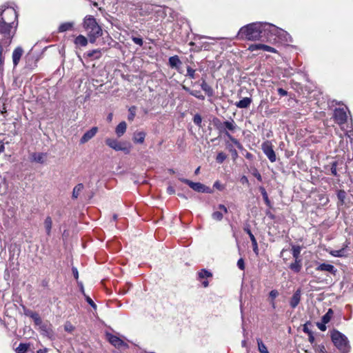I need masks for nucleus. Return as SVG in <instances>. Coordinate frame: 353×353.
<instances>
[{"label":"nucleus","mask_w":353,"mask_h":353,"mask_svg":"<svg viewBox=\"0 0 353 353\" xmlns=\"http://www.w3.org/2000/svg\"><path fill=\"white\" fill-rule=\"evenodd\" d=\"M266 34L283 37L285 41H288L286 37L288 34L285 31L274 25L266 23H252L242 27L238 32V37L241 39L254 41L260 39L263 34Z\"/></svg>","instance_id":"obj_1"},{"label":"nucleus","mask_w":353,"mask_h":353,"mask_svg":"<svg viewBox=\"0 0 353 353\" xmlns=\"http://www.w3.org/2000/svg\"><path fill=\"white\" fill-rule=\"evenodd\" d=\"M83 26L90 43H94L97 38L102 35V29L92 16H86L83 20Z\"/></svg>","instance_id":"obj_2"},{"label":"nucleus","mask_w":353,"mask_h":353,"mask_svg":"<svg viewBox=\"0 0 353 353\" xmlns=\"http://www.w3.org/2000/svg\"><path fill=\"white\" fill-rule=\"evenodd\" d=\"M335 347L343 353H347L350 350L349 341L346 336L338 330H334L330 334Z\"/></svg>","instance_id":"obj_3"},{"label":"nucleus","mask_w":353,"mask_h":353,"mask_svg":"<svg viewBox=\"0 0 353 353\" xmlns=\"http://www.w3.org/2000/svg\"><path fill=\"white\" fill-rule=\"evenodd\" d=\"M15 30V26H10L3 22H0V44L8 47L11 43Z\"/></svg>","instance_id":"obj_4"},{"label":"nucleus","mask_w":353,"mask_h":353,"mask_svg":"<svg viewBox=\"0 0 353 353\" xmlns=\"http://www.w3.org/2000/svg\"><path fill=\"white\" fill-rule=\"evenodd\" d=\"M17 12L12 8H6L0 15V22H3V23L10 26H15V28L17 26Z\"/></svg>","instance_id":"obj_5"},{"label":"nucleus","mask_w":353,"mask_h":353,"mask_svg":"<svg viewBox=\"0 0 353 353\" xmlns=\"http://www.w3.org/2000/svg\"><path fill=\"white\" fill-rule=\"evenodd\" d=\"M105 144L115 151H123L128 154L130 151V144L127 142H121L115 139L107 138Z\"/></svg>","instance_id":"obj_6"},{"label":"nucleus","mask_w":353,"mask_h":353,"mask_svg":"<svg viewBox=\"0 0 353 353\" xmlns=\"http://www.w3.org/2000/svg\"><path fill=\"white\" fill-rule=\"evenodd\" d=\"M179 180L181 182L188 185L190 186V188H191L193 190H194L196 192H206V193L212 192V190L210 187H208L201 183L193 182L190 180L183 179V178H179Z\"/></svg>","instance_id":"obj_7"},{"label":"nucleus","mask_w":353,"mask_h":353,"mask_svg":"<svg viewBox=\"0 0 353 353\" xmlns=\"http://www.w3.org/2000/svg\"><path fill=\"white\" fill-rule=\"evenodd\" d=\"M261 148L263 152L265 153V154L267 156V157L271 162L273 163L276 161V154L273 150L272 145L270 141H267L263 143Z\"/></svg>","instance_id":"obj_8"},{"label":"nucleus","mask_w":353,"mask_h":353,"mask_svg":"<svg viewBox=\"0 0 353 353\" xmlns=\"http://www.w3.org/2000/svg\"><path fill=\"white\" fill-rule=\"evenodd\" d=\"M334 117L337 123H344L347 117L345 110L343 108H336L334 113Z\"/></svg>","instance_id":"obj_9"},{"label":"nucleus","mask_w":353,"mask_h":353,"mask_svg":"<svg viewBox=\"0 0 353 353\" xmlns=\"http://www.w3.org/2000/svg\"><path fill=\"white\" fill-rule=\"evenodd\" d=\"M106 338L108 341L116 347L120 348L122 347H127V344L117 336L111 334H107Z\"/></svg>","instance_id":"obj_10"},{"label":"nucleus","mask_w":353,"mask_h":353,"mask_svg":"<svg viewBox=\"0 0 353 353\" xmlns=\"http://www.w3.org/2000/svg\"><path fill=\"white\" fill-rule=\"evenodd\" d=\"M98 132L97 127H92L90 130L84 133L80 139V143L84 144L92 139Z\"/></svg>","instance_id":"obj_11"},{"label":"nucleus","mask_w":353,"mask_h":353,"mask_svg":"<svg viewBox=\"0 0 353 353\" xmlns=\"http://www.w3.org/2000/svg\"><path fill=\"white\" fill-rule=\"evenodd\" d=\"M248 50L253 52L255 50H262L263 51H267L270 52H274L275 53L276 52V49L274 48L265 45V44H252L249 46Z\"/></svg>","instance_id":"obj_12"},{"label":"nucleus","mask_w":353,"mask_h":353,"mask_svg":"<svg viewBox=\"0 0 353 353\" xmlns=\"http://www.w3.org/2000/svg\"><path fill=\"white\" fill-rule=\"evenodd\" d=\"M39 326L41 332L44 335H46V336L51 339H53L54 338V334L52 328V325L50 323H42Z\"/></svg>","instance_id":"obj_13"},{"label":"nucleus","mask_w":353,"mask_h":353,"mask_svg":"<svg viewBox=\"0 0 353 353\" xmlns=\"http://www.w3.org/2000/svg\"><path fill=\"white\" fill-rule=\"evenodd\" d=\"M23 53V50L21 47L15 48L12 52V61L14 66H17L20 61V59Z\"/></svg>","instance_id":"obj_14"},{"label":"nucleus","mask_w":353,"mask_h":353,"mask_svg":"<svg viewBox=\"0 0 353 353\" xmlns=\"http://www.w3.org/2000/svg\"><path fill=\"white\" fill-rule=\"evenodd\" d=\"M227 208L223 205L219 206V210L215 211L212 214V218L216 221H221L223 219V214L227 213Z\"/></svg>","instance_id":"obj_15"},{"label":"nucleus","mask_w":353,"mask_h":353,"mask_svg":"<svg viewBox=\"0 0 353 353\" xmlns=\"http://www.w3.org/2000/svg\"><path fill=\"white\" fill-rule=\"evenodd\" d=\"M244 230L247 232V234L249 235L250 240L252 241V247H253V251L254 253L258 255L259 254V248H258V244L256 239H255L254 236L250 231L248 227H245Z\"/></svg>","instance_id":"obj_16"},{"label":"nucleus","mask_w":353,"mask_h":353,"mask_svg":"<svg viewBox=\"0 0 353 353\" xmlns=\"http://www.w3.org/2000/svg\"><path fill=\"white\" fill-rule=\"evenodd\" d=\"M252 101V100L251 98L245 97L239 101L236 102L235 105L239 108H247L250 105Z\"/></svg>","instance_id":"obj_17"},{"label":"nucleus","mask_w":353,"mask_h":353,"mask_svg":"<svg viewBox=\"0 0 353 353\" xmlns=\"http://www.w3.org/2000/svg\"><path fill=\"white\" fill-rule=\"evenodd\" d=\"M88 39L83 35H79L74 39V44L77 47H85L88 45Z\"/></svg>","instance_id":"obj_18"},{"label":"nucleus","mask_w":353,"mask_h":353,"mask_svg":"<svg viewBox=\"0 0 353 353\" xmlns=\"http://www.w3.org/2000/svg\"><path fill=\"white\" fill-rule=\"evenodd\" d=\"M46 155L43 153H32L30 156V159L32 161L43 163L45 161Z\"/></svg>","instance_id":"obj_19"},{"label":"nucleus","mask_w":353,"mask_h":353,"mask_svg":"<svg viewBox=\"0 0 353 353\" xmlns=\"http://www.w3.org/2000/svg\"><path fill=\"white\" fill-rule=\"evenodd\" d=\"M301 299V292L297 290L292 296L290 300V305L292 307H296L300 302Z\"/></svg>","instance_id":"obj_20"},{"label":"nucleus","mask_w":353,"mask_h":353,"mask_svg":"<svg viewBox=\"0 0 353 353\" xmlns=\"http://www.w3.org/2000/svg\"><path fill=\"white\" fill-rule=\"evenodd\" d=\"M127 128V124L125 121H122L119 123L115 129L117 135L120 137L125 132Z\"/></svg>","instance_id":"obj_21"},{"label":"nucleus","mask_w":353,"mask_h":353,"mask_svg":"<svg viewBox=\"0 0 353 353\" xmlns=\"http://www.w3.org/2000/svg\"><path fill=\"white\" fill-rule=\"evenodd\" d=\"M169 64L171 68L178 70L179 65L181 64V61L179 57L175 55L169 58Z\"/></svg>","instance_id":"obj_22"},{"label":"nucleus","mask_w":353,"mask_h":353,"mask_svg":"<svg viewBox=\"0 0 353 353\" xmlns=\"http://www.w3.org/2000/svg\"><path fill=\"white\" fill-rule=\"evenodd\" d=\"M145 137L144 132H136L133 136V141L134 143H143Z\"/></svg>","instance_id":"obj_23"},{"label":"nucleus","mask_w":353,"mask_h":353,"mask_svg":"<svg viewBox=\"0 0 353 353\" xmlns=\"http://www.w3.org/2000/svg\"><path fill=\"white\" fill-rule=\"evenodd\" d=\"M85 56L92 58L94 59H98L102 56V51L100 49L93 50L88 52L85 54Z\"/></svg>","instance_id":"obj_24"},{"label":"nucleus","mask_w":353,"mask_h":353,"mask_svg":"<svg viewBox=\"0 0 353 353\" xmlns=\"http://www.w3.org/2000/svg\"><path fill=\"white\" fill-rule=\"evenodd\" d=\"M316 270L325 271L331 273L335 272L334 267L332 265L327 263L321 264L319 266L316 268Z\"/></svg>","instance_id":"obj_25"},{"label":"nucleus","mask_w":353,"mask_h":353,"mask_svg":"<svg viewBox=\"0 0 353 353\" xmlns=\"http://www.w3.org/2000/svg\"><path fill=\"white\" fill-rule=\"evenodd\" d=\"M84 189V186L82 183L77 184L73 189L72 191V197L74 199H77L81 196V192Z\"/></svg>","instance_id":"obj_26"},{"label":"nucleus","mask_w":353,"mask_h":353,"mask_svg":"<svg viewBox=\"0 0 353 353\" xmlns=\"http://www.w3.org/2000/svg\"><path fill=\"white\" fill-rule=\"evenodd\" d=\"M301 267V259H294V263H291L289 266V268L295 272H300Z\"/></svg>","instance_id":"obj_27"},{"label":"nucleus","mask_w":353,"mask_h":353,"mask_svg":"<svg viewBox=\"0 0 353 353\" xmlns=\"http://www.w3.org/2000/svg\"><path fill=\"white\" fill-rule=\"evenodd\" d=\"M26 314L32 319L36 325H40L42 323V321L37 313L28 311Z\"/></svg>","instance_id":"obj_28"},{"label":"nucleus","mask_w":353,"mask_h":353,"mask_svg":"<svg viewBox=\"0 0 353 353\" xmlns=\"http://www.w3.org/2000/svg\"><path fill=\"white\" fill-rule=\"evenodd\" d=\"M74 23L73 22H65L61 24L59 27V32H63L68 30H71L73 28Z\"/></svg>","instance_id":"obj_29"},{"label":"nucleus","mask_w":353,"mask_h":353,"mask_svg":"<svg viewBox=\"0 0 353 353\" xmlns=\"http://www.w3.org/2000/svg\"><path fill=\"white\" fill-rule=\"evenodd\" d=\"M256 341L258 344V350L260 353H269L267 347L261 339H256Z\"/></svg>","instance_id":"obj_30"},{"label":"nucleus","mask_w":353,"mask_h":353,"mask_svg":"<svg viewBox=\"0 0 353 353\" xmlns=\"http://www.w3.org/2000/svg\"><path fill=\"white\" fill-rule=\"evenodd\" d=\"M292 255L294 259H301L300 258V253L301 248L299 245H293L292 248Z\"/></svg>","instance_id":"obj_31"},{"label":"nucleus","mask_w":353,"mask_h":353,"mask_svg":"<svg viewBox=\"0 0 353 353\" xmlns=\"http://www.w3.org/2000/svg\"><path fill=\"white\" fill-rule=\"evenodd\" d=\"M202 90L209 96H212L213 94V90L210 85H209L206 82L203 81L201 85Z\"/></svg>","instance_id":"obj_32"},{"label":"nucleus","mask_w":353,"mask_h":353,"mask_svg":"<svg viewBox=\"0 0 353 353\" xmlns=\"http://www.w3.org/2000/svg\"><path fill=\"white\" fill-rule=\"evenodd\" d=\"M52 225V219L50 216H48L44 221V227L46 228L48 235L50 234Z\"/></svg>","instance_id":"obj_33"},{"label":"nucleus","mask_w":353,"mask_h":353,"mask_svg":"<svg viewBox=\"0 0 353 353\" xmlns=\"http://www.w3.org/2000/svg\"><path fill=\"white\" fill-rule=\"evenodd\" d=\"M333 310L332 309H329L327 313L323 316L322 321L324 323H329L333 316Z\"/></svg>","instance_id":"obj_34"},{"label":"nucleus","mask_w":353,"mask_h":353,"mask_svg":"<svg viewBox=\"0 0 353 353\" xmlns=\"http://www.w3.org/2000/svg\"><path fill=\"white\" fill-rule=\"evenodd\" d=\"M28 350V345L24 343H21L16 349L17 353H26Z\"/></svg>","instance_id":"obj_35"},{"label":"nucleus","mask_w":353,"mask_h":353,"mask_svg":"<svg viewBox=\"0 0 353 353\" xmlns=\"http://www.w3.org/2000/svg\"><path fill=\"white\" fill-rule=\"evenodd\" d=\"M223 125L229 130L233 131L236 128V125L233 121H225Z\"/></svg>","instance_id":"obj_36"},{"label":"nucleus","mask_w":353,"mask_h":353,"mask_svg":"<svg viewBox=\"0 0 353 353\" xmlns=\"http://www.w3.org/2000/svg\"><path fill=\"white\" fill-rule=\"evenodd\" d=\"M199 276L200 279L208 278L212 276V273L205 270H202L199 272Z\"/></svg>","instance_id":"obj_37"},{"label":"nucleus","mask_w":353,"mask_h":353,"mask_svg":"<svg viewBox=\"0 0 353 353\" xmlns=\"http://www.w3.org/2000/svg\"><path fill=\"white\" fill-rule=\"evenodd\" d=\"M64 330L68 333H72V332L74 330V327L71 323L68 321L64 325Z\"/></svg>","instance_id":"obj_38"},{"label":"nucleus","mask_w":353,"mask_h":353,"mask_svg":"<svg viewBox=\"0 0 353 353\" xmlns=\"http://www.w3.org/2000/svg\"><path fill=\"white\" fill-rule=\"evenodd\" d=\"M226 159V155L225 153L221 152H219L217 156H216V161L219 163H222Z\"/></svg>","instance_id":"obj_39"},{"label":"nucleus","mask_w":353,"mask_h":353,"mask_svg":"<svg viewBox=\"0 0 353 353\" xmlns=\"http://www.w3.org/2000/svg\"><path fill=\"white\" fill-rule=\"evenodd\" d=\"M190 94L191 95L196 97L197 99H201V100L204 99V96L203 94H201V92L199 91V90H192V91H190Z\"/></svg>","instance_id":"obj_40"},{"label":"nucleus","mask_w":353,"mask_h":353,"mask_svg":"<svg viewBox=\"0 0 353 353\" xmlns=\"http://www.w3.org/2000/svg\"><path fill=\"white\" fill-rule=\"evenodd\" d=\"M279 295V292L276 290H272L270 291V294H269V296L272 299V306L274 307V303L273 301V300L277 297Z\"/></svg>","instance_id":"obj_41"},{"label":"nucleus","mask_w":353,"mask_h":353,"mask_svg":"<svg viewBox=\"0 0 353 353\" xmlns=\"http://www.w3.org/2000/svg\"><path fill=\"white\" fill-rule=\"evenodd\" d=\"M5 45L0 44V67H2L4 62V57L3 56V48Z\"/></svg>","instance_id":"obj_42"},{"label":"nucleus","mask_w":353,"mask_h":353,"mask_svg":"<svg viewBox=\"0 0 353 353\" xmlns=\"http://www.w3.org/2000/svg\"><path fill=\"white\" fill-rule=\"evenodd\" d=\"M225 134L239 148H241V143L236 139L232 137L228 132H226Z\"/></svg>","instance_id":"obj_43"},{"label":"nucleus","mask_w":353,"mask_h":353,"mask_svg":"<svg viewBox=\"0 0 353 353\" xmlns=\"http://www.w3.org/2000/svg\"><path fill=\"white\" fill-rule=\"evenodd\" d=\"M214 188L221 191L224 189V185H223L219 181H216L214 183Z\"/></svg>","instance_id":"obj_44"},{"label":"nucleus","mask_w":353,"mask_h":353,"mask_svg":"<svg viewBox=\"0 0 353 353\" xmlns=\"http://www.w3.org/2000/svg\"><path fill=\"white\" fill-rule=\"evenodd\" d=\"M193 121L196 125H200L202 121L201 117L199 114H196L194 117Z\"/></svg>","instance_id":"obj_45"},{"label":"nucleus","mask_w":353,"mask_h":353,"mask_svg":"<svg viewBox=\"0 0 353 353\" xmlns=\"http://www.w3.org/2000/svg\"><path fill=\"white\" fill-rule=\"evenodd\" d=\"M132 39L134 43H136L140 46H141L143 45V40L141 38L133 37L132 38Z\"/></svg>","instance_id":"obj_46"},{"label":"nucleus","mask_w":353,"mask_h":353,"mask_svg":"<svg viewBox=\"0 0 353 353\" xmlns=\"http://www.w3.org/2000/svg\"><path fill=\"white\" fill-rule=\"evenodd\" d=\"M187 73H188V75L191 78V79H194V73H195V70L190 67L188 68L187 69Z\"/></svg>","instance_id":"obj_47"},{"label":"nucleus","mask_w":353,"mask_h":353,"mask_svg":"<svg viewBox=\"0 0 353 353\" xmlns=\"http://www.w3.org/2000/svg\"><path fill=\"white\" fill-rule=\"evenodd\" d=\"M237 266L241 270H244V269H245V263H244V261H243V259H239V261H237Z\"/></svg>","instance_id":"obj_48"},{"label":"nucleus","mask_w":353,"mask_h":353,"mask_svg":"<svg viewBox=\"0 0 353 353\" xmlns=\"http://www.w3.org/2000/svg\"><path fill=\"white\" fill-rule=\"evenodd\" d=\"M326 323H324L323 321L321 323H317V327L321 331H325L326 330Z\"/></svg>","instance_id":"obj_49"},{"label":"nucleus","mask_w":353,"mask_h":353,"mask_svg":"<svg viewBox=\"0 0 353 353\" xmlns=\"http://www.w3.org/2000/svg\"><path fill=\"white\" fill-rule=\"evenodd\" d=\"M252 174L254 177H256L259 181H261L262 180V177H261V175L260 174V173L256 170H254L253 172H252Z\"/></svg>","instance_id":"obj_50"},{"label":"nucleus","mask_w":353,"mask_h":353,"mask_svg":"<svg viewBox=\"0 0 353 353\" xmlns=\"http://www.w3.org/2000/svg\"><path fill=\"white\" fill-rule=\"evenodd\" d=\"M343 252V250H335L331 252L332 255L334 256H341V253Z\"/></svg>","instance_id":"obj_51"},{"label":"nucleus","mask_w":353,"mask_h":353,"mask_svg":"<svg viewBox=\"0 0 353 353\" xmlns=\"http://www.w3.org/2000/svg\"><path fill=\"white\" fill-rule=\"evenodd\" d=\"M86 301L92 307H97V305H95L94 301L89 296L86 297Z\"/></svg>","instance_id":"obj_52"},{"label":"nucleus","mask_w":353,"mask_h":353,"mask_svg":"<svg viewBox=\"0 0 353 353\" xmlns=\"http://www.w3.org/2000/svg\"><path fill=\"white\" fill-rule=\"evenodd\" d=\"M277 91L281 96H286L288 94L287 91L283 88H279Z\"/></svg>","instance_id":"obj_53"},{"label":"nucleus","mask_w":353,"mask_h":353,"mask_svg":"<svg viewBox=\"0 0 353 353\" xmlns=\"http://www.w3.org/2000/svg\"><path fill=\"white\" fill-rule=\"evenodd\" d=\"M167 192L169 194V195H172L174 194L175 192V190L174 189L173 187L172 186H169L168 188H167Z\"/></svg>","instance_id":"obj_54"},{"label":"nucleus","mask_w":353,"mask_h":353,"mask_svg":"<svg viewBox=\"0 0 353 353\" xmlns=\"http://www.w3.org/2000/svg\"><path fill=\"white\" fill-rule=\"evenodd\" d=\"M331 172L334 175H336V163H334L332 164Z\"/></svg>","instance_id":"obj_55"},{"label":"nucleus","mask_w":353,"mask_h":353,"mask_svg":"<svg viewBox=\"0 0 353 353\" xmlns=\"http://www.w3.org/2000/svg\"><path fill=\"white\" fill-rule=\"evenodd\" d=\"M345 192L344 191H340L338 194L339 199H343L345 196Z\"/></svg>","instance_id":"obj_56"},{"label":"nucleus","mask_w":353,"mask_h":353,"mask_svg":"<svg viewBox=\"0 0 353 353\" xmlns=\"http://www.w3.org/2000/svg\"><path fill=\"white\" fill-rule=\"evenodd\" d=\"M130 111L131 112H130V115H129V117H128V119H129V120H132V119H134V113H133V112H132L131 109H130Z\"/></svg>","instance_id":"obj_57"},{"label":"nucleus","mask_w":353,"mask_h":353,"mask_svg":"<svg viewBox=\"0 0 353 353\" xmlns=\"http://www.w3.org/2000/svg\"><path fill=\"white\" fill-rule=\"evenodd\" d=\"M309 341L310 343H313L314 341V337L312 336V333H310L309 334Z\"/></svg>","instance_id":"obj_58"},{"label":"nucleus","mask_w":353,"mask_h":353,"mask_svg":"<svg viewBox=\"0 0 353 353\" xmlns=\"http://www.w3.org/2000/svg\"><path fill=\"white\" fill-rule=\"evenodd\" d=\"M5 150V147L3 143L0 142V153L3 152Z\"/></svg>","instance_id":"obj_59"},{"label":"nucleus","mask_w":353,"mask_h":353,"mask_svg":"<svg viewBox=\"0 0 353 353\" xmlns=\"http://www.w3.org/2000/svg\"><path fill=\"white\" fill-rule=\"evenodd\" d=\"M73 272H74V277L76 279H78L79 274H78V272H77V269H73Z\"/></svg>","instance_id":"obj_60"},{"label":"nucleus","mask_w":353,"mask_h":353,"mask_svg":"<svg viewBox=\"0 0 353 353\" xmlns=\"http://www.w3.org/2000/svg\"><path fill=\"white\" fill-rule=\"evenodd\" d=\"M183 89L185 90L186 92H188L190 93V91H192L190 88H187L186 86L183 85Z\"/></svg>","instance_id":"obj_61"},{"label":"nucleus","mask_w":353,"mask_h":353,"mask_svg":"<svg viewBox=\"0 0 353 353\" xmlns=\"http://www.w3.org/2000/svg\"><path fill=\"white\" fill-rule=\"evenodd\" d=\"M203 285L205 288L208 287V281H203Z\"/></svg>","instance_id":"obj_62"},{"label":"nucleus","mask_w":353,"mask_h":353,"mask_svg":"<svg viewBox=\"0 0 353 353\" xmlns=\"http://www.w3.org/2000/svg\"><path fill=\"white\" fill-rule=\"evenodd\" d=\"M199 171H200V167H198L195 171H194V174H198L199 173Z\"/></svg>","instance_id":"obj_63"},{"label":"nucleus","mask_w":353,"mask_h":353,"mask_svg":"<svg viewBox=\"0 0 353 353\" xmlns=\"http://www.w3.org/2000/svg\"><path fill=\"white\" fill-rule=\"evenodd\" d=\"M46 350H39L37 351V353H46Z\"/></svg>","instance_id":"obj_64"}]
</instances>
